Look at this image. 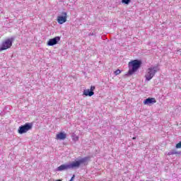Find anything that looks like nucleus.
Segmentation results:
<instances>
[{
	"label": "nucleus",
	"instance_id": "f257e3e1",
	"mask_svg": "<svg viewBox=\"0 0 181 181\" xmlns=\"http://www.w3.org/2000/svg\"><path fill=\"white\" fill-rule=\"evenodd\" d=\"M141 61L136 59L129 62V71L127 73V76H132L134 73H136L139 67H141Z\"/></svg>",
	"mask_w": 181,
	"mask_h": 181
},
{
	"label": "nucleus",
	"instance_id": "f03ea898",
	"mask_svg": "<svg viewBox=\"0 0 181 181\" xmlns=\"http://www.w3.org/2000/svg\"><path fill=\"white\" fill-rule=\"evenodd\" d=\"M158 73V68L156 66H151L150 68H148L146 70V74H145V78L146 81H151L153 77H155V74Z\"/></svg>",
	"mask_w": 181,
	"mask_h": 181
},
{
	"label": "nucleus",
	"instance_id": "7ed1b4c3",
	"mask_svg": "<svg viewBox=\"0 0 181 181\" xmlns=\"http://www.w3.org/2000/svg\"><path fill=\"white\" fill-rule=\"evenodd\" d=\"M12 43H13V38H8L2 42L0 45V52H4V50H8L12 47Z\"/></svg>",
	"mask_w": 181,
	"mask_h": 181
},
{
	"label": "nucleus",
	"instance_id": "20e7f679",
	"mask_svg": "<svg viewBox=\"0 0 181 181\" xmlns=\"http://www.w3.org/2000/svg\"><path fill=\"white\" fill-rule=\"evenodd\" d=\"M33 128V123L27 122L25 124L19 127L18 132V134H26L28 131H30Z\"/></svg>",
	"mask_w": 181,
	"mask_h": 181
},
{
	"label": "nucleus",
	"instance_id": "39448f33",
	"mask_svg": "<svg viewBox=\"0 0 181 181\" xmlns=\"http://www.w3.org/2000/svg\"><path fill=\"white\" fill-rule=\"evenodd\" d=\"M84 162H86V158H82L79 160L72 161L71 163H69V168L76 169L80 168L81 163H84Z\"/></svg>",
	"mask_w": 181,
	"mask_h": 181
},
{
	"label": "nucleus",
	"instance_id": "423d86ee",
	"mask_svg": "<svg viewBox=\"0 0 181 181\" xmlns=\"http://www.w3.org/2000/svg\"><path fill=\"white\" fill-rule=\"evenodd\" d=\"M64 16H58L57 18V21L59 25H63L65 22H67V13H62Z\"/></svg>",
	"mask_w": 181,
	"mask_h": 181
},
{
	"label": "nucleus",
	"instance_id": "0eeeda50",
	"mask_svg": "<svg viewBox=\"0 0 181 181\" xmlns=\"http://www.w3.org/2000/svg\"><path fill=\"white\" fill-rule=\"evenodd\" d=\"M94 90H95V86H91L90 89H85L83 90V95H86V97H93Z\"/></svg>",
	"mask_w": 181,
	"mask_h": 181
},
{
	"label": "nucleus",
	"instance_id": "6e6552de",
	"mask_svg": "<svg viewBox=\"0 0 181 181\" xmlns=\"http://www.w3.org/2000/svg\"><path fill=\"white\" fill-rule=\"evenodd\" d=\"M156 99L155 98H148L144 100L143 104L144 105H152V104H156Z\"/></svg>",
	"mask_w": 181,
	"mask_h": 181
},
{
	"label": "nucleus",
	"instance_id": "1a4fd4ad",
	"mask_svg": "<svg viewBox=\"0 0 181 181\" xmlns=\"http://www.w3.org/2000/svg\"><path fill=\"white\" fill-rule=\"evenodd\" d=\"M60 37H55L54 38L49 39L47 42L48 46H54V45H57V42H59Z\"/></svg>",
	"mask_w": 181,
	"mask_h": 181
},
{
	"label": "nucleus",
	"instance_id": "9d476101",
	"mask_svg": "<svg viewBox=\"0 0 181 181\" xmlns=\"http://www.w3.org/2000/svg\"><path fill=\"white\" fill-rule=\"evenodd\" d=\"M66 138H67V134L64 132H59L56 135V139H59V141H64Z\"/></svg>",
	"mask_w": 181,
	"mask_h": 181
},
{
	"label": "nucleus",
	"instance_id": "9b49d317",
	"mask_svg": "<svg viewBox=\"0 0 181 181\" xmlns=\"http://www.w3.org/2000/svg\"><path fill=\"white\" fill-rule=\"evenodd\" d=\"M70 169V164H63L57 168V170L62 172V170H69Z\"/></svg>",
	"mask_w": 181,
	"mask_h": 181
},
{
	"label": "nucleus",
	"instance_id": "f8f14e48",
	"mask_svg": "<svg viewBox=\"0 0 181 181\" xmlns=\"http://www.w3.org/2000/svg\"><path fill=\"white\" fill-rule=\"evenodd\" d=\"M71 138H72V140L74 141V142H77V141H78L79 139V137L78 136L76 135V134H73L71 136Z\"/></svg>",
	"mask_w": 181,
	"mask_h": 181
},
{
	"label": "nucleus",
	"instance_id": "ddd939ff",
	"mask_svg": "<svg viewBox=\"0 0 181 181\" xmlns=\"http://www.w3.org/2000/svg\"><path fill=\"white\" fill-rule=\"evenodd\" d=\"M122 4H125L126 5H128L129 2H131V0H122Z\"/></svg>",
	"mask_w": 181,
	"mask_h": 181
},
{
	"label": "nucleus",
	"instance_id": "4468645a",
	"mask_svg": "<svg viewBox=\"0 0 181 181\" xmlns=\"http://www.w3.org/2000/svg\"><path fill=\"white\" fill-rule=\"evenodd\" d=\"M175 148H176L177 149H180V148H181V141H180L178 144H177L175 145Z\"/></svg>",
	"mask_w": 181,
	"mask_h": 181
},
{
	"label": "nucleus",
	"instance_id": "2eb2a0df",
	"mask_svg": "<svg viewBox=\"0 0 181 181\" xmlns=\"http://www.w3.org/2000/svg\"><path fill=\"white\" fill-rule=\"evenodd\" d=\"M115 76H118V74H121V70L117 69L115 71Z\"/></svg>",
	"mask_w": 181,
	"mask_h": 181
},
{
	"label": "nucleus",
	"instance_id": "dca6fc26",
	"mask_svg": "<svg viewBox=\"0 0 181 181\" xmlns=\"http://www.w3.org/2000/svg\"><path fill=\"white\" fill-rule=\"evenodd\" d=\"M74 177H76V175H74L69 181L74 180Z\"/></svg>",
	"mask_w": 181,
	"mask_h": 181
},
{
	"label": "nucleus",
	"instance_id": "f3484780",
	"mask_svg": "<svg viewBox=\"0 0 181 181\" xmlns=\"http://www.w3.org/2000/svg\"><path fill=\"white\" fill-rule=\"evenodd\" d=\"M132 139H136V137H133Z\"/></svg>",
	"mask_w": 181,
	"mask_h": 181
}]
</instances>
